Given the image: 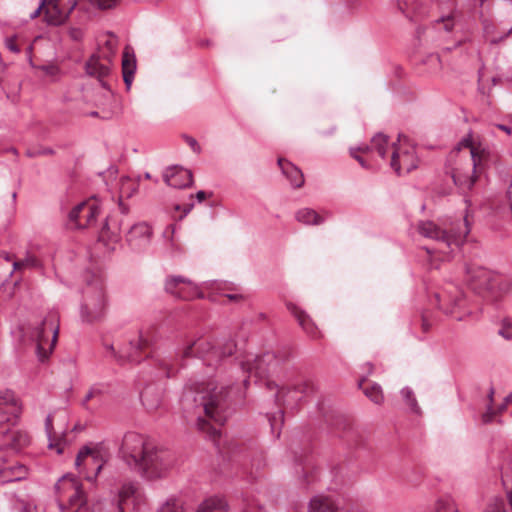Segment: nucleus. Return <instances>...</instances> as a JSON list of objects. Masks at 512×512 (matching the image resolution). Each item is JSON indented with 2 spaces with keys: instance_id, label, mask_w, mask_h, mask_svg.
Listing matches in <instances>:
<instances>
[{
  "instance_id": "nucleus-2",
  "label": "nucleus",
  "mask_w": 512,
  "mask_h": 512,
  "mask_svg": "<svg viewBox=\"0 0 512 512\" xmlns=\"http://www.w3.org/2000/svg\"><path fill=\"white\" fill-rule=\"evenodd\" d=\"M234 352L239 353V350L231 339L200 337L186 345L179 353L156 352L149 362L150 366L154 368V372L151 374L156 378H170L177 373L180 360L193 356L201 359L204 365L216 369L222 361L231 357Z\"/></svg>"
},
{
  "instance_id": "nucleus-11",
  "label": "nucleus",
  "mask_w": 512,
  "mask_h": 512,
  "mask_svg": "<svg viewBox=\"0 0 512 512\" xmlns=\"http://www.w3.org/2000/svg\"><path fill=\"white\" fill-rule=\"evenodd\" d=\"M439 308L446 314L452 315L457 320L463 316L458 315L456 310L463 309L466 304L463 291L455 284H447L440 292L435 294Z\"/></svg>"
},
{
  "instance_id": "nucleus-63",
  "label": "nucleus",
  "mask_w": 512,
  "mask_h": 512,
  "mask_svg": "<svg viewBox=\"0 0 512 512\" xmlns=\"http://www.w3.org/2000/svg\"><path fill=\"white\" fill-rule=\"evenodd\" d=\"M56 447H57V453L60 454L63 452L62 448L59 445H56Z\"/></svg>"
},
{
  "instance_id": "nucleus-37",
  "label": "nucleus",
  "mask_w": 512,
  "mask_h": 512,
  "mask_svg": "<svg viewBox=\"0 0 512 512\" xmlns=\"http://www.w3.org/2000/svg\"><path fill=\"white\" fill-rule=\"evenodd\" d=\"M156 512H183L182 503L174 497L168 498Z\"/></svg>"
},
{
  "instance_id": "nucleus-24",
  "label": "nucleus",
  "mask_w": 512,
  "mask_h": 512,
  "mask_svg": "<svg viewBox=\"0 0 512 512\" xmlns=\"http://www.w3.org/2000/svg\"><path fill=\"white\" fill-rule=\"evenodd\" d=\"M388 148V137L386 135L379 133L372 138L371 146L366 145L363 147L351 148L350 153L351 156L354 159H356L362 167H366L364 159L356 155V151L366 152L369 150H375L381 158H385Z\"/></svg>"
},
{
  "instance_id": "nucleus-22",
  "label": "nucleus",
  "mask_w": 512,
  "mask_h": 512,
  "mask_svg": "<svg viewBox=\"0 0 512 512\" xmlns=\"http://www.w3.org/2000/svg\"><path fill=\"white\" fill-rule=\"evenodd\" d=\"M163 178L168 186L177 189L187 188L193 184L192 172L179 166L167 168L163 174Z\"/></svg>"
},
{
  "instance_id": "nucleus-7",
  "label": "nucleus",
  "mask_w": 512,
  "mask_h": 512,
  "mask_svg": "<svg viewBox=\"0 0 512 512\" xmlns=\"http://www.w3.org/2000/svg\"><path fill=\"white\" fill-rule=\"evenodd\" d=\"M85 286L82 290V300L79 314L83 323L101 322L108 311L109 301L101 275L87 271L84 275Z\"/></svg>"
},
{
  "instance_id": "nucleus-42",
  "label": "nucleus",
  "mask_w": 512,
  "mask_h": 512,
  "mask_svg": "<svg viewBox=\"0 0 512 512\" xmlns=\"http://www.w3.org/2000/svg\"><path fill=\"white\" fill-rule=\"evenodd\" d=\"M498 334L506 340H511L512 339L511 324L507 321H504L502 327L498 331Z\"/></svg>"
},
{
  "instance_id": "nucleus-21",
  "label": "nucleus",
  "mask_w": 512,
  "mask_h": 512,
  "mask_svg": "<svg viewBox=\"0 0 512 512\" xmlns=\"http://www.w3.org/2000/svg\"><path fill=\"white\" fill-rule=\"evenodd\" d=\"M28 475V468L18 462L0 459V485L24 480Z\"/></svg>"
},
{
  "instance_id": "nucleus-10",
  "label": "nucleus",
  "mask_w": 512,
  "mask_h": 512,
  "mask_svg": "<svg viewBox=\"0 0 512 512\" xmlns=\"http://www.w3.org/2000/svg\"><path fill=\"white\" fill-rule=\"evenodd\" d=\"M104 460L96 448L83 446L77 453L75 466L86 480L94 482L103 468Z\"/></svg>"
},
{
  "instance_id": "nucleus-25",
  "label": "nucleus",
  "mask_w": 512,
  "mask_h": 512,
  "mask_svg": "<svg viewBox=\"0 0 512 512\" xmlns=\"http://www.w3.org/2000/svg\"><path fill=\"white\" fill-rule=\"evenodd\" d=\"M120 226L116 222H112L110 219H106L104 225L102 226L98 240L103 243V245L107 248L108 251H114L116 245L120 241Z\"/></svg>"
},
{
  "instance_id": "nucleus-47",
  "label": "nucleus",
  "mask_w": 512,
  "mask_h": 512,
  "mask_svg": "<svg viewBox=\"0 0 512 512\" xmlns=\"http://www.w3.org/2000/svg\"><path fill=\"white\" fill-rule=\"evenodd\" d=\"M45 430L49 440H51L52 432H53V417L49 414L45 419Z\"/></svg>"
},
{
  "instance_id": "nucleus-8",
  "label": "nucleus",
  "mask_w": 512,
  "mask_h": 512,
  "mask_svg": "<svg viewBox=\"0 0 512 512\" xmlns=\"http://www.w3.org/2000/svg\"><path fill=\"white\" fill-rule=\"evenodd\" d=\"M464 220H466V218ZM462 226L461 229L448 232L441 229L432 221H420L417 230L423 237L436 241L439 246L438 250L441 253L448 254L453 251L452 246L459 247L469 234L470 229L467 221H465Z\"/></svg>"
},
{
  "instance_id": "nucleus-36",
  "label": "nucleus",
  "mask_w": 512,
  "mask_h": 512,
  "mask_svg": "<svg viewBox=\"0 0 512 512\" xmlns=\"http://www.w3.org/2000/svg\"><path fill=\"white\" fill-rule=\"evenodd\" d=\"M401 396L405 403L408 405L411 412L419 414L421 412V409L418 405L417 399L415 397V394L413 390L409 387H404L401 390Z\"/></svg>"
},
{
  "instance_id": "nucleus-20",
  "label": "nucleus",
  "mask_w": 512,
  "mask_h": 512,
  "mask_svg": "<svg viewBox=\"0 0 512 512\" xmlns=\"http://www.w3.org/2000/svg\"><path fill=\"white\" fill-rule=\"evenodd\" d=\"M152 237V228L146 222H138L130 227L126 234V241L134 251L146 249Z\"/></svg>"
},
{
  "instance_id": "nucleus-59",
  "label": "nucleus",
  "mask_w": 512,
  "mask_h": 512,
  "mask_svg": "<svg viewBox=\"0 0 512 512\" xmlns=\"http://www.w3.org/2000/svg\"><path fill=\"white\" fill-rule=\"evenodd\" d=\"M193 206H194L193 203L186 205L183 210L184 215H187L192 210Z\"/></svg>"
},
{
  "instance_id": "nucleus-53",
  "label": "nucleus",
  "mask_w": 512,
  "mask_h": 512,
  "mask_svg": "<svg viewBox=\"0 0 512 512\" xmlns=\"http://www.w3.org/2000/svg\"><path fill=\"white\" fill-rule=\"evenodd\" d=\"M269 422H270V426H271L272 432L275 433L276 432L277 417L276 416H273L272 418L269 417Z\"/></svg>"
},
{
  "instance_id": "nucleus-29",
  "label": "nucleus",
  "mask_w": 512,
  "mask_h": 512,
  "mask_svg": "<svg viewBox=\"0 0 512 512\" xmlns=\"http://www.w3.org/2000/svg\"><path fill=\"white\" fill-rule=\"evenodd\" d=\"M512 289V279L508 276L494 273L490 289L487 294H491L494 297H499L510 292Z\"/></svg>"
},
{
  "instance_id": "nucleus-41",
  "label": "nucleus",
  "mask_w": 512,
  "mask_h": 512,
  "mask_svg": "<svg viewBox=\"0 0 512 512\" xmlns=\"http://www.w3.org/2000/svg\"><path fill=\"white\" fill-rule=\"evenodd\" d=\"M486 512H506L504 501L502 499H495L494 502L489 505Z\"/></svg>"
},
{
  "instance_id": "nucleus-60",
  "label": "nucleus",
  "mask_w": 512,
  "mask_h": 512,
  "mask_svg": "<svg viewBox=\"0 0 512 512\" xmlns=\"http://www.w3.org/2000/svg\"><path fill=\"white\" fill-rule=\"evenodd\" d=\"M205 284H206V287H212L213 285L217 284V281L205 282Z\"/></svg>"
},
{
  "instance_id": "nucleus-51",
  "label": "nucleus",
  "mask_w": 512,
  "mask_h": 512,
  "mask_svg": "<svg viewBox=\"0 0 512 512\" xmlns=\"http://www.w3.org/2000/svg\"><path fill=\"white\" fill-rule=\"evenodd\" d=\"M45 3H46V0H41V3L38 6V8L30 15L31 19H35L36 17H38L40 15L41 10L43 9Z\"/></svg>"
},
{
  "instance_id": "nucleus-35",
  "label": "nucleus",
  "mask_w": 512,
  "mask_h": 512,
  "mask_svg": "<svg viewBox=\"0 0 512 512\" xmlns=\"http://www.w3.org/2000/svg\"><path fill=\"white\" fill-rule=\"evenodd\" d=\"M40 261L38 258L30 253H26L25 257L13 263L14 270H21L26 268H38Z\"/></svg>"
},
{
  "instance_id": "nucleus-40",
  "label": "nucleus",
  "mask_w": 512,
  "mask_h": 512,
  "mask_svg": "<svg viewBox=\"0 0 512 512\" xmlns=\"http://www.w3.org/2000/svg\"><path fill=\"white\" fill-rule=\"evenodd\" d=\"M39 69L43 71L45 75L50 77H56L60 72L59 68L54 64L42 65Z\"/></svg>"
},
{
  "instance_id": "nucleus-23",
  "label": "nucleus",
  "mask_w": 512,
  "mask_h": 512,
  "mask_svg": "<svg viewBox=\"0 0 512 512\" xmlns=\"http://www.w3.org/2000/svg\"><path fill=\"white\" fill-rule=\"evenodd\" d=\"M287 308L291 312V314L296 318L298 324L303 329V331L311 339H318L321 337V332L319 331L318 327L305 311H303L293 303H288Z\"/></svg>"
},
{
  "instance_id": "nucleus-43",
  "label": "nucleus",
  "mask_w": 512,
  "mask_h": 512,
  "mask_svg": "<svg viewBox=\"0 0 512 512\" xmlns=\"http://www.w3.org/2000/svg\"><path fill=\"white\" fill-rule=\"evenodd\" d=\"M90 391L93 393L95 398H100L105 394L106 387L103 384L97 383L90 387Z\"/></svg>"
},
{
  "instance_id": "nucleus-1",
  "label": "nucleus",
  "mask_w": 512,
  "mask_h": 512,
  "mask_svg": "<svg viewBox=\"0 0 512 512\" xmlns=\"http://www.w3.org/2000/svg\"><path fill=\"white\" fill-rule=\"evenodd\" d=\"M243 394L236 383L221 386L212 382L191 383L184 387L181 406L186 417H194L199 430H207L215 439L219 431L210 426L206 418L217 424H224L229 415V408L234 398Z\"/></svg>"
},
{
  "instance_id": "nucleus-5",
  "label": "nucleus",
  "mask_w": 512,
  "mask_h": 512,
  "mask_svg": "<svg viewBox=\"0 0 512 512\" xmlns=\"http://www.w3.org/2000/svg\"><path fill=\"white\" fill-rule=\"evenodd\" d=\"M404 6L400 8L411 20L429 19V27L417 29L420 40L446 39L458 24L455 0H406Z\"/></svg>"
},
{
  "instance_id": "nucleus-64",
  "label": "nucleus",
  "mask_w": 512,
  "mask_h": 512,
  "mask_svg": "<svg viewBox=\"0 0 512 512\" xmlns=\"http://www.w3.org/2000/svg\"><path fill=\"white\" fill-rule=\"evenodd\" d=\"M16 197H17V193H16V192H13V193H12V199H13V201H14V202H15V200H16Z\"/></svg>"
},
{
  "instance_id": "nucleus-52",
  "label": "nucleus",
  "mask_w": 512,
  "mask_h": 512,
  "mask_svg": "<svg viewBox=\"0 0 512 512\" xmlns=\"http://www.w3.org/2000/svg\"><path fill=\"white\" fill-rule=\"evenodd\" d=\"M206 196H207V194H206V192H205V191H203V190L198 191V192L196 193V195H195V197H196V199H197V201H198V202H202V201H204V200L206 199Z\"/></svg>"
},
{
  "instance_id": "nucleus-30",
  "label": "nucleus",
  "mask_w": 512,
  "mask_h": 512,
  "mask_svg": "<svg viewBox=\"0 0 512 512\" xmlns=\"http://www.w3.org/2000/svg\"><path fill=\"white\" fill-rule=\"evenodd\" d=\"M309 512H342L327 496H314L309 503Z\"/></svg>"
},
{
  "instance_id": "nucleus-31",
  "label": "nucleus",
  "mask_w": 512,
  "mask_h": 512,
  "mask_svg": "<svg viewBox=\"0 0 512 512\" xmlns=\"http://www.w3.org/2000/svg\"><path fill=\"white\" fill-rule=\"evenodd\" d=\"M359 387L362 389L363 393L375 404L382 403L384 397L382 388L377 383L368 382L366 379H361L359 381Z\"/></svg>"
},
{
  "instance_id": "nucleus-34",
  "label": "nucleus",
  "mask_w": 512,
  "mask_h": 512,
  "mask_svg": "<svg viewBox=\"0 0 512 512\" xmlns=\"http://www.w3.org/2000/svg\"><path fill=\"white\" fill-rule=\"evenodd\" d=\"M295 218L304 225H319L324 222V218L311 208L299 209L295 214Z\"/></svg>"
},
{
  "instance_id": "nucleus-45",
  "label": "nucleus",
  "mask_w": 512,
  "mask_h": 512,
  "mask_svg": "<svg viewBox=\"0 0 512 512\" xmlns=\"http://www.w3.org/2000/svg\"><path fill=\"white\" fill-rule=\"evenodd\" d=\"M496 411L493 409L491 404L487 407L486 412L482 415V422L488 424L493 421Z\"/></svg>"
},
{
  "instance_id": "nucleus-6",
  "label": "nucleus",
  "mask_w": 512,
  "mask_h": 512,
  "mask_svg": "<svg viewBox=\"0 0 512 512\" xmlns=\"http://www.w3.org/2000/svg\"><path fill=\"white\" fill-rule=\"evenodd\" d=\"M22 412L21 404L11 390L0 392V449L19 451L29 444V436L15 428Z\"/></svg>"
},
{
  "instance_id": "nucleus-9",
  "label": "nucleus",
  "mask_w": 512,
  "mask_h": 512,
  "mask_svg": "<svg viewBox=\"0 0 512 512\" xmlns=\"http://www.w3.org/2000/svg\"><path fill=\"white\" fill-rule=\"evenodd\" d=\"M58 331V325L48 318L33 329L31 337L36 342V353L41 362L48 359L51 354L57 341Z\"/></svg>"
},
{
  "instance_id": "nucleus-38",
  "label": "nucleus",
  "mask_w": 512,
  "mask_h": 512,
  "mask_svg": "<svg viewBox=\"0 0 512 512\" xmlns=\"http://www.w3.org/2000/svg\"><path fill=\"white\" fill-rule=\"evenodd\" d=\"M436 512H458L450 498H441L436 503Z\"/></svg>"
},
{
  "instance_id": "nucleus-61",
  "label": "nucleus",
  "mask_w": 512,
  "mask_h": 512,
  "mask_svg": "<svg viewBox=\"0 0 512 512\" xmlns=\"http://www.w3.org/2000/svg\"><path fill=\"white\" fill-rule=\"evenodd\" d=\"M422 325H423V329H424L425 331H427L429 326H428V323L426 322V320H425V319H423V323H422Z\"/></svg>"
},
{
  "instance_id": "nucleus-4",
  "label": "nucleus",
  "mask_w": 512,
  "mask_h": 512,
  "mask_svg": "<svg viewBox=\"0 0 512 512\" xmlns=\"http://www.w3.org/2000/svg\"><path fill=\"white\" fill-rule=\"evenodd\" d=\"M120 454L131 469L147 480L165 477L175 464V456L170 450L156 446L136 432L124 435Z\"/></svg>"
},
{
  "instance_id": "nucleus-46",
  "label": "nucleus",
  "mask_w": 512,
  "mask_h": 512,
  "mask_svg": "<svg viewBox=\"0 0 512 512\" xmlns=\"http://www.w3.org/2000/svg\"><path fill=\"white\" fill-rule=\"evenodd\" d=\"M185 141L190 146V148L193 150V152L199 154L201 152V147L197 140L191 136H185Z\"/></svg>"
},
{
  "instance_id": "nucleus-33",
  "label": "nucleus",
  "mask_w": 512,
  "mask_h": 512,
  "mask_svg": "<svg viewBox=\"0 0 512 512\" xmlns=\"http://www.w3.org/2000/svg\"><path fill=\"white\" fill-rule=\"evenodd\" d=\"M86 72L91 75L95 76L99 79L107 76L110 72L109 66L107 64H104L100 61L99 57L93 55L90 57V59L87 61L86 65Z\"/></svg>"
},
{
  "instance_id": "nucleus-32",
  "label": "nucleus",
  "mask_w": 512,
  "mask_h": 512,
  "mask_svg": "<svg viewBox=\"0 0 512 512\" xmlns=\"http://www.w3.org/2000/svg\"><path fill=\"white\" fill-rule=\"evenodd\" d=\"M196 512H228V505L224 498L210 497L199 505Z\"/></svg>"
},
{
  "instance_id": "nucleus-28",
  "label": "nucleus",
  "mask_w": 512,
  "mask_h": 512,
  "mask_svg": "<svg viewBox=\"0 0 512 512\" xmlns=\"http://www.w3.org/2000/svg\"><path fill=\"white\" fill-rule=\"evenodd\" d=\"M136 68L137 65L135 55L134 53H130L128 48H126L123 52L122 58V74L123 81L127 89H130L132 85Z\"/></svg>"
},
{
  "instance_id": "nucleus-12",
  "label": "nucleus",
  "mask_w": 512,
  "mask_h": 512,
  "mask_svg": "<svg viewBox=\"0 0 512 512\" xmlns=\"http://www.w3.org/2000/svg\"><path fill=\"white\" fill-rule=\"evenodd\" d=\"M164 290L171 296L181 300L203 298L201 288L183 276H167L164 281Z\"/></svg>"
},
{
  "instance_id": "nucleus-15",
  "label": "nucleus",
  "mask_w": 512,
  "mask_h": 512,
  "mask_svg": "<svg viewBox=\"0 0 512 512\" xmlns=\"http://www.w3.org/2000/svg\"><path fill=\"white\" fill-rule=\"evenodd\" d=\"M471 163L465 167H457L452 170L451 176L454 184L462 191L466 192L472 189L476 178V168L479 166L481 158L477 155L474 147L470 148Z\"/></svg>"
},
{
  "instance_id": "nucleus-13",
  "label": "nucleus",
  "mask_w": 512,
  "mask_h": 512,
  "mask_svg": "<svg viewBox=\"0 0 512 512\" xmlns=\"http://www.w3.org/2000/svg\"><path fill=\"white\" fill-rule=\"evenodd\" d=\"M100 213L99 206L94 202L84 201L74 206L68 214V226L71 229L91 227Z\"/></svg>"
},
{
  "instance_id": "nucleus-57",
  "label": "nucleus",
  "mask_w": 512,
  "mask_h": 512,
  "mask_svg": "<svg viewBox=\"0 0 512 512\" xmlns=\"http://www.w3.org/2000/svg\"><path fill=\"white\" fill-rule=\"evenodd\" d=\"M41 155H52L54 154V150L51 148H44L38 152Z\"/></svg>"
},
{
  "instance_id": "nucleus-55",
  "label": "nucleus",
  "mask_w": 512,
  "mask_h": 512,
  "mask_svg": "<svg viewBox=\"0 0 512 512\" xmlns=\"http://www.w3.org/2000/svg\"><path fill=\"white\" fill-rule=\"evenodd\" d=\"M510 401H511V396H507V397L505 398L504 403H502V404L499 406V408H498V412H502L503 410H505V409H506V405H507V403H508V402H510Z\"/></svg>"
},
{
  "instance_id": "nucleus-39",
  "label": "nucleus",
  "mask_w": 512,
  "mask_h": 512,
  "mask_svg": "<svg viewBox=\"0 0 512 512\" xmlns=\"http://www.w3.org/2000/svg\"><path fill=\"white\" fill-rule=\"evenodd\" d=\"M90 2L99 9L106 10L114 8L119 0H90Z\"/></svg>"
},
{
  "instance_id": "nucleus-50",
  "label": "nucleus",
  "mask_w": 512,
  "mask_h": 512,
  "mask_svg": "<svg viewBox=\"0 0 512 512\" xmlns=\"http://www.w3.org/2000/svg\"><path fill=\"white\" fill-rule=\"evenodd\" d=\"M95 396L93 395V393L89 390L87 392V394L85 395L84 399L82 400V406L85 408V409H89L88 407V402L92 399H94Z\"/></svg>"
},
{
  "instance_id": "nucleus-18",
  "label": "nucleus",
  "mask_w": 512,
  "mask_h": 512,
  "mask_svg": "<svg viewBox=\"0 0 512 512\" xmlns=\"http://www.w3.org/2000/svg\"><path fill=\"white\" fill-rule=\"evenodd\" d=\"M147 346V340L139 336L135 340H130L128 344L116 351L113 345H105V348L111 352L120 365L135 364L140 362L139 353Z\"/></svg>"
},
{
  "instance_id": "nucleus-48",
  "label": "nucleus",
  "mask_w": 512,
  "mask_h": 512,
  "mask_svg": "<svg viewBox=\"0 0 512 512\" xmlns=\"http://www.w3.org/2000/svg\"><path fill=\"white\" fill-rule=\"evenodd\" d=\"M21 512H37V508L34 504L30 502H21Z\"/></svg>"
},
{
  "instance_id": "nucleus-58",
  "label": "nucleus",
  "mask_w": 512,
  "mask_h": 512,
  "mask_svg": "<svg viewBox=\"0 0 512 512\" xmlns=\"http://www.w3.org/2000/svg\"><path fill=\"white\" fill-rule=\"evenodd\" d=\"M75 498H79V501H80V504L83 503L82 499H81V492L79 490H75L74 491V496L71 497V501H73V499Z\"/></svg>"
},
{
  "instance_id": "nucleus-17",
  "label": "nucleus",
  "mask_w": 512,
  "mask_h": 512,
  "mask_svg": "<svg viewBox=\"0 0 512 512\" xmlns=\"http://www.w3.org/2000/svg\"><path fill=\"white\" fill-rule=\"evenodd\" d=\"M143 501V493L137 482H126L121 486L118 494L120 512H136Z\"/></svg>"
},
{
  "instance_id": "nucleus-14",
  "label": "nucleus",
  "mask_w": 512,
  "mask_h": 512,
  "mask_svg": "<svg viewBox=\"0 0 512 512\" xmlns=\"http://www.w3.org/2000/svg\"><path fill=\"white\" fill-rule=\"evenodd\" d=\"M390 166L398 174L409 173L418 165V159L413 147L403 144H392Z\"/></svg>"
},
{
  "instance_id": "nucleus-56",
  "label": "nucleus",
  "mask_w": 512,
  "mask_h": 512,
  "mask_svg": "<svg viewBox=\"0 0 512 512\" xmlns=\"http://www.w3.org/2000/svg\"><path fill=\"white\" fill-rule=\"evenodd\" d=\"M497 128L506 132L507 134H510L511 133V128L507 125H504V124H497Z\"/></svg>"
},
{
  "instance_id": "nucleus-3",
  "label": "nucleus",
  "mask_w": 512,
  "mask_h": 512,
  "mask_svg": "<svg viewBox=\"0 0 512 512\" xmlns=\"http://www.w3.org/2000/svg\"><path fill=\"white\" fill-rule=\"evenodd\" d=\"M236 359L238 361L233 364V368L243 374H248L241 383L247 386L250 378H254L255 383L263 382L269 391H275L274 397L278 405L294 406L303 396L313 390V385L306 381L279 387L270 380L269 375L275 372L280 364V360L273 352H265L259 356L248 353L240 354Z\"/></svg>"
},
{
  "instance_id": "nucleus-49",
  "label": "nucleus",
  "mask_w": 512,
  "mask_h": 512,
  "mask_svg": "<svg viewBox=\"0 0 512 512\" xmlns=\"http://www.w3.org/2000/svg\"><path fill=\"white\" fill-rule=\"evenodd\" d=\"M69 35L70 37L75 40V41H79L82 39L83 37V32L81 29H78V28H72L69 32Z\"/></svg>"
},
{
  "instance_id": "nucleus-27",
  "label": "nucleus",
  "mask_w": 512,
  "mask_h": 512,
  "mask_svg": "<svg viewBox=\"0 0 512 512\" xmlns=\"http://www.w3.org/2000/svg\"><path fill=\"white\" fill-rule=\"evenodd\" d=\"M278 166L280 167L282 173L290 181V184L293 188L302 187L304 184V176L298 167L284 158L278 159Z\"/></svg>"
},
{
  "instance_id": "nucleus-54",
  "label": "nucleus",
  "mask_w": 512,
  "mask_h": 512,
  "mask_svg": "<svg viewBox=\"0 0 512 512\" xmlns=\"http://www.w3.org/2000/svg\"><path fill=\"white\" fill-rule=\"evenodd\" d=\"M228 299L230 300H238V299H241L242 296L240 294H237V293H227V294H224Z\"/></svg>"
},
{
  "instance_id": "nucleus-19",
  "label": "nucleus",
  "mask_w": 512,
  "mask_h": 512,
  "mask_svg": "<svg viewBox=\"0 0 512 512\" xmlns=\"http://www.w3.org/2000/svg\"><path fill=\"white\" fill-rule=\"evenodd\" d=\"M77 0H50L45 9V18L50 25L62 24L74 10Z\"/></svg>"
},
{
  "instance_id": "nucleus-44",
  "label": "nucleus",
  "mask_w": 512,
  "mask_h": 512,
  "mask_svg": "<svg viewBox=\"0 0 512 512\" xmlns=\"http://www.w3.org/2000/svg\"><path fill=\"white\" fill-rule=\"evenodd\" d=\"M5 46H6V48H7L9 51H11V52H13V53H15V54L20 53V48H19V46L16 44V39H15V37L7 38V39L5 40Z\"/></svg>"
},
{
  "instance_id": "nucleus-26",
  "label": "nucleus",
  "mask_w": 512,
  "mask_h": 512,
  "mask_svg": "<svg viewBox=\"0 0 512 512\" xmlns=\"http://www.w3.org/2000/svg\"><path fill=\"white\" fill-rule=\"evenodd\" d=\"M163 389L156 385H147L141 392V401L149 412L158 410L162 405Z\"/></svg>"
},
{
  "instance_id": "nucleus-16",
  "label": "nucleus",
  "mask_w": 512,
  "mask_h": 512,
  "mask_svg": "<svg viewBox=\"0 0 512 512\" xmlns=\"http://www.w3.org/2000/svg\"><path fill=\"white\" fill-rule=\"evenodd\" d=\"M494 273L480 265L469 264L466 266L465 281L476 293L484 295L490 289Z\"/></svg>"
},
{
  "instance_id": "nucleus-62",
  "label": "nucleus",
  "mask_w": 512,
  "mask_h": 512,
  "mask_svg": "<svg viewBox=\"0 0 512 512\" xmlns=\"http://www.w3.org/2000/svg\"><path fill=\"white\" fill-rule=\"evenodd\" d=\"M507 496H508L509 504L512 508V492H509Z\"/></svg>"
}]
</instances>
